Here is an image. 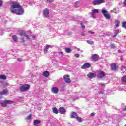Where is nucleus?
<instances>
[{"mask_svg": "<svg viewBox=\"0 0 126 126\" xmlns=\"http://www.w3.org/2000/svg\"><path fill=\"white\" fill-rule=\"evenodd\" d=\"M87 43L89 44V45H94V42L90 40H87Z\"/></svg>", "mask_w": 126, "mask_h": 126, "instance_id": "nucleus-27", "label": "nucleus"}, {"mask_svg": "<svg viewBox=\"0 0 126 126\" xmlns=\"http://www.w3.org/2000/svg\"><path fill=\"white\" fill-rule=\"evenodd\" d=\"M3 1L1 0H0V6H1L2 5Z\"/></svg>", "mask_w": 126, "mask_h": 126, "instance_id": "nucleus-41", "label": "nucleus"}, {"mask_svg": "<svg viewBox=\"0 0 126 126\" xmlns=\"http://www.w3.org/2000/svg\"><path fill=\"white\" fill-rule=\"evenodd\" d=\"M122 68H124L125 69V68H126V67L124 66L123 65H122L121 66Z\"/></svg>", "mask_w": 126, "mask_h": 126, "instance_id": "nucleus-47", "label": "nucleus"}, {"mask_svg": "<svg viewBox=\"0 0 126 126\" xmlns=\"http://www.w3.org/2000/svg\"><path fill=\"white\" fill-rule=\"evenodd\" d=\"M17 61H18V62H22V59H21V58H18L17 59Z\"/></svg>", "mask_w": 126, "mask_h": 126, "instance_id": "nucleus-39", "label": "nucleus"}, {"mask_svg": "<svg viewBox=\"0 0 126 126\" xmlns=\"http://www.w3.org/2000/svg\"><path fill=\"white\" fill-rule=\"evenodd\" d=\"M124 126H126V124L124 125Z\"/></svg>", "mask_w": 126, "mask_h": 126, "instance_id": "nucleus-52", "label": "nucleus"}, {"mask_svg": "<svg viewBox=\"0 0 126 126\" xmlns=\"http://www.w3.org/2000/svg\"><path fill=\"white\" fill-rule=\"evenodd\" d=\"M10 10L12 13H16L17 15H22L24 12L20 4L17 2L12 3L10 5Z\"/></svg>", "mask_w": 126, "mask_h": 126, "instance_id": "nucleus-1", "label": "nucleus"}, {"mask_svg": "<svg viewBox=\"0 0 126 126\" xmlns=\"http://www.w3.org/2000/svg\"><path fill=\"white\" fill-rule=\"evenodd\" d=\"M61 54H63V52H61Z\"/></svg>", "mask_w": 126, "mask_h": 126, "instance_id": "nucleus-53", "label": "nucleus"}, {"mask_svg": "<svg viewBox=\"0 0 126 126\" xmlns=\"http://www.w3.org/2000/svg\"><path fill=\"white\" fill-rule=\"evenodd\" d=\"M121 80L123 82H126V76H123L121 78Z\"/></svg>", "mask_w": 126, "mask_h": 126, "instance_id": "nucleus-26", "label": "nucleus"}, {"mask_svg": "<svg viewBox=\"0 0 126 126\" xmlns=\"http://www.w3.org/2000/svg\"><path fill=\"white\" fill-rule=\"evenodd\" d=\"M8 92V91L7 90V89H4L3 90L2 92H1L0 93V94H1V95H6V94H7V93Z\"/></svg>", "mask_w": 126, "mask_h": 126, "instance_id": "nucleus-17", "label": "nucleus"}, {"mask_svg": "<svg viewBox=\"0 0 126 126\" xmlns=\"http://www.w3.org/2000/svg\"><path fill=\"white\" fill-rule=\"evenodd\" d=\"M124 112H126V106L125 107V108L123 109Z\"/></svg>", "mask_w": 126, "mask_h": 126, "instance_id": "nucleus-45", "label": "nucleus"}, {"mask_svg": "<svg viewBox=\"0 0 126 126\" xmlns=\"http://www.w3.org/2000/svg\"><path fill=\"white\" fill-rule=\"evenodd\" d=\"M87 76L89 78H90V79H92V78L94 77H96V74L94 73H91L90 72L88 75Z\"/></svg>", "mask_w": 126, "mask_h": 126, "instance_id": "nucleus-13", "label": "nucleus"}, {"mask_svg": "<svg viewBox=\"0 0 126 126\" xmlns=\"http://www.w3.org/2000/svg\"><path fill=\"white\" fill-rule=\"evenodd\" d=\"M52 112H53L54 114H58L59 113V111H58V109H57L56 107H53L52 108Z\"/></svg>", "mask_w": 126, "mask_h": 126, "instance_id": "nucleus-21", "label": "nucleus"}, {"mask_svg": "<svg viewBox=\"0 0 126 126\" xmlns=\"http://www.w3.org/2000/svg\"><path fill=\"white\" fill-rule=\"evenodd\" d=\"M14 101L12 100H4L3 102L0 103V105L1 107H3V108H5L7 107V105H10L11 104H13Z\"/></svg>", "mask_w": 126, "mask_h": 126, "instance_id": "nucleus-2", "label": "nucleus"}, {"mask_svg": "<svg viewBox=\"0 0 126 126\" xmlns=\"http://www.w3.org/2000/svg\"><path fill=\"white\" fill-rule=\"evenodd\" d=\"M67 35L68 36H70L71 34H70V33H67Z\"/></svg>", "mask_w": 126, "mask_h": 126, "instance_id": "nucleus-48", "label": "nucleus"}, {"mask_svg": "<svg viewBox=\"0 0 126 126\" xmlns=\"http://www.w3.org/2000/svg\"><path fill=\"white\" fill-rule=\"evenodd\" d=\"M110 47L111 49H114V48L116 47V45H115V44L112 43L110 44Z\"/></svg>", "mask_w": 126, "mask_h": 126, "instance_id": "nucleus-31", "label": "nucleus"}, {"mask_svg": "<svg viewBox=\"0 0 126 126\" xmlns=\"http://www.w3.org/2000/svg\"><path fill=\"white\" fill-rule=\"evenodd\" d=\"M100 58V56L98 54H93L91 56V59L92 60V61H94V62H97L99 61V59Z\"/></svg>", "mask_w": 126, "mask_h": 126, "instance_id": "nucleus-6", "label": "nucleus"}, {"mask_svg": "<svg viewBox=\"0 0 126 126\" xmlns=\"http://www.w3.org/2000/svg\"><path fill=\"white\" fill-rule=\"evenodd\" d=\"M92 17L93 18H95V15H94V13H92Z\"/></svg>", "mask_w": 126, "mask_h": 126, "instance_id": "nucleus-42", "label": "nucleus"}, {"mask_svg": "<svg viewBox=\"0 0 126 126\" xmlns=\"http://www.w3.org/2000/svg\"><path fill=\"white\" fill-rule=\"evenodd\" d=\"M65 53H67L68 54H69L71 52V48L68 47L67 48L65 49Z\"/></svg>", "mask_w": 126, "mask_h": 126, "instance_id": "nucleus-20", "label": "nucleus"}, {"mask_svg": "<svg viewBox=\"0 0 126 126\" xmlns=\"http://www.w3.org/2000/svg\"><path fill=\"white\" fill-rule=\"evenodd\" d=\"M49 48H50V45H47L45 50H44V54H47L48 50H49Z\"/></svg>", "mask_w": 126, "mask_h": 126, "instance_id": "nucleus-24", "label": "nucleus"}, {"mask_svg": "<svg viewBox=\"0 0 126 126\" xmlns=\"http://www.w3.org/2000/svg\"><path fill=\"white\" fill-rule=\"evenodd\" d=\"M111 67L112 70H117V69L118 68V66H117V64L116 63H113L111 64Z\"/></svg>", "mask_w": 126, "mask_h": 126, "instance_id": "nucleus-14", "label": "nucleus"}, {"mask_svg": "<svg viewBox=\"0 0 126 126\" xmlns=\"http://www.w3.org/2000/svg\"><path fill=\"white\" fill-rule=\"evenodd\" d=\"M122 27H123V28H126V22H123L122 23Z\"/></svg>", "mask_w": 126, "mask_h": 126, "instance_id": "nucleus-29", "label": "nucleus"}, {"mask_svg": "<svg viewBox=\"0 0 126 126\" xmlns=\"http://www.w3.org/2000/svg\"><path fill=\"white\" fill-rule=\"evenodd\" d=\"M42 75L45 77H49L50 75V73L49 72V71H45L43 72Z\"/></svg>", "mask_w": 126, "mask_h": 126, "instance_id": "nucleus-16", "label": "nucleus"}, {"mask_svg": "<svg viewBox=\"0 0 126 126\" xmlns=\"http://www.w3.org/2000/svg\"><path fill=\"white\" fill-rule=\"evenodd\" d=\"M119 33H120V31H119V30H116L115 31V34L118 35V34H119Z\"/></svg>", "mask_w": 126, "mask_h": 126, "instance_id": "nucleus-35", "label": "nucleus"}, {"mask_svg": "<svg viewBox=\"0 0 126 126\" xmlns=\"http://www.w3.org/2000/svg\"><path fill=\"white\" fill-rule=\"evenodd\" d=\"M79 56H80V55H79V54H78V53H77V54H75V57L76 58H79Z\"/></svg>", "mask_w": 126, "mask_h": 126, "instance_id": "nucleus-36", "label": "nucleus"}, {"mask_svg": "<svg viewBox=\"0 0 126 126\" xmlns=\"http://www.w3.org/2000/svg\"><path fill=\"white\" fill-rule=\"evenodd\" d=\"M105 0H94L93 1V5H98L99 4H101V3H105Z\"/></svg>", "mask_w": 126, "mask_h": 126, "instance_id": "nucleus-5", "label": "nucleus"}, {"mask_svg": "<svg viewBox=\"0 0 126 126\" xmlns=\"http://www.w3.org/2000/svg\"><path fill=\"white\" fill-rule=\"evenodd\" d=\"M31 118H32V115L30 114L29 116L27 117L26 119L28 120H31Z\"/></svg>", "mask_w": 126, "mask_h": 126, "instance_id": "nucleus-30", "label": "nucleus"}, {"mask_svg": "<svg viewBox=\"0 0 126 126\" xmlns=\"http://www.w3.org/2000/svg\"><path fill=\"white\" fill-rule=\"evenodd\" d=\"M116 8H114L113 9L114 10H116Z\"/></svg>", "mask_w": 126, "mask_h": 126, "instance_id": "nucleus-49", "label": "nucleus"}, {"mask_svg": "<svg viewBox=\"0 0 126 126\" xmlns=\"http://www.w3.org/2000/svg\"><path fill=\"white\" fill-rule=\"evenodd\" d=\"M101 93L103 94V93Z\"/></svg>", "mask_w": 126, "mask_h": 126, "instance_id": "nucleus-55", "label": "nucleus"}, {"mask_svg": "<svg viewBox=\"0 0 126 126\" xmlns=\"http://www.w3.org/2000/svg\"><path fill=\"white\" fill-rule=\"evenodd\" d=\"M81 25L82 28H84V29L85 28V26L82 25V24H81Z\"/></svg>", "mask_w": 126, "mask_h": 126, "instance_id": "nucleus-43", "label": "nucleus"}, {"mask_svg": "<svg viewBox=\"0 0 126 126\" xmlns=\"http://www.w3.org/2000/svg\"><path fill=\"white\" fill-rule=\"evenodd\" d=\"M98 76L99 78H103V77H105V76H106L105 72L103 71H100L98 73Z\"/></svg>", "mask_w": 126, "mask_h": 126, "instance_id": "nucleus-12", "label": "nucleus"}, {"mask_svg": "<svg viewBox=\"0 0 126 126\" xmlns=\"http://www.w3.org/2000/svg\"><path fill=\"white\" fill-rule=\"evenodd\" d=\"M43 15L45 17H50V13L49 12V9L46 8L45 10H44L43 12Z\"/></svg>", "mask_w": 126, "mask_h": 126, "instance_id": "nucleus-9", "label": "nucleus"}, {"mask_svg": "<svg viewBox=\"0 0 126 126\" xmlns=\"http://www.w3.org/2000/svg\"><path fill=\"white\" fill-rule=\"evenodd\" d=\"M63 78L66 83H70V82H71V80H70V78H69V75H64Z\"/></svg>", "mask_w": 126, "mask_h": 126, "instance_id": "nucleus-8", "label": "nucleus"}, {"mask_svg": "<svg viewBox=\"0 0 126 126\" xmlns=\"http://www.w3.org/2000/svg\"><path fill=\"white\" fill-rule=\"evenodd\" d=\"M96 115V113H92L91 114V117H93V116H95Z\"/></svg>", "mask_w": 126, "mask_h": 126, "instance_id": "nucleus-38", "label": "nucleus"}, {"mask_svg": "<svg viewBox=\"0 0 126 126\" xmlns=\"http://www.w3.org/2000/svg\"><path fill=\"white\" fill-rule=\"evenodd\" d=\"M32 38H35L36 37H35L34 36H32Z\"/></svg>", "mask_w": 126, "mask_h": 126, "instance_id": "nucleus-50", "label": "nucleus"}, {"mask_svg": "<svg viewBox=\"0 0 126 126\" xmlns=\"http://www.w3.org/2000/svg\"><path fill=\"white\" fill-rule=\"evenodd\" d=\"M91 66V64L89 63H85L81 66L82 69H86V68H89Z\"/></svg>", "mask_w": 126, "mask_h": 126, "instance_id": "nucleus-11", "label": "nucleus"}, {"mask_svg": "<svg viewBox=\"0 0 126 126\" xmlns=\"http://www.w3.org/2000/svg\"><path fill=\"white\" fill-rule=\"evenodd\" d=\"M100 84H101V86H103V87H105V86L106 85V84H105V83H101Z\"/></svg>", "mask_w": 126, "mask_h": 126, "instance_id": "nucleus-40", "label": "nucleus"}, {"mask_svg": "<svg viewBox=\"0 0 126 126\" xmlns=\"http://www.w3.org/2000/svg\"><path fill=\"white\" fill-rule=\"evenodd\" d=\"M59 112L60 114H61L62 115H63L66 113V110H65L63 107H60L59 109Z\"/></svg>", "mask_w": 126, "mask_h": 126, "instance_id": "nucleus-10", "label": "nucleus"}, {"mask_svg": "<svg viewBox=\"0 0 126 126\" xmlns=\"http://www.w3.org/2000/svg\"><path fill=\"white\" fill-rule=\"evenodd\" d=\"M54 2V0H47L46 1V2H47L48 3H51V2Z\"/></svg>", "mask_w": 126, "mask_h": 126, "instance_id": "nucleus-33", "label": "nucleus"}, {"mask_svg": "<svg viewBox=\"0 0 126 126\" xmlns=\"http://www.w3.org/2000/svg\"><path fill=\"white\" fill-rule=\"evenodd\" d=\"M12 39L14 42H17V40H18V38L16 36V35H13Z\"/></svg>", "mask_w": 126, "mask_h": 126, "instance_id": "nucleus-23", "label": "nucleus"}, {"mask_svg": "<svg viewBox=\"0 0 126 126\" xmlns=\"http://www.w3.org/2000/svg\"><path fill=\"white\" fill-rule=\"evenodd\" d=\"M52 92H54V93H58V92H59V88L57 87H54L52 88Z\"/></svg>", "mask_w": 126, "mask_h": 126, "instance_id": "nucleus-18", "label": "nucleus"}, {"mask_svg": "<svg viewBox=\"0 0 126 126\" xmlns=\"http://www.w3.org/2000/svg\"><path fill=\"white\" fill-rule=\"evenodd\" d=\"M76 3H78V1L76 2Z\"/></svg>", "mask_w": 126, "mask_h": 126, "instance_id": "nucleus-51", "label": "nucleus"}, {"mask_svg": "<svg viewBox=\"0 0 126 126\" xmlns=\"http://www.w3.org/2000/svg\"><path fill=\"white\" fill-rule=\"evenodd\" d=\"M78 116L77 113H76L75 112H73L70 115V118L72 119H76Z\"/></svg>", "mask_w": 126, "mask_h": 126, "instance_id": "nucleus-15", "label": "nucleus"}, {"mask_svg": "<svg viewBox=\"0 0 126 126\" xmlns=\"http://www.w3.org/2000/svg\"><path fill=\"white\" fill-rule=\"evenodd\" d=\"M93 12L94 13H99V10L98 9H94L93 10Z\"/></svg>", "mask_w": 126, "mask_h": 126, "instance_id": "nucleus-32", "label": "nucleus"}, {"mask_svg": "<svg viewBox=\"0 0 126 126\" xmlns=\"http://www.w3.org/2000/svg\"><path fill=\"white\" fill-rule=\"evenodd\" d=\"M114 23H115L116 27H119L120 24V21L118 20H116L114 22Z\"/></svg>", "mask_w": 126, "mask_h": 126, "instance_id": "nucleus-22", "label": "nucleus"}, {"mask_svg": "<svg viewBox=\"0 0 126 126\" xmlns=\"http://www.w3.org/2000/svg\"><path fill=\"white\" fill-rule=\"evenodd\" d=\"M33 124L34 126H37V125H39V124H41V121L39 120H35L34 121Z\"/></svg>", "mask_w": 126, "mask_h": 126, "instance_id": "nucleus-19", "label": "nucleus"}, {"mask_svg": "<svg viewBox=\"0 0 126 126\" xmlns=\"http://www.w3.org/2000/svg\"><path fill=\"white\" fill-rule=\"evenodd\" d=\"M118 53H122V51H121V50H118Z\"/></svg>", "mask_w": 126, "mask_h": 126, "instance_id": "nucleus-46", "label": "nucleus"}, {"mask_svg": "<svg viewBox=\"0 0 126 126\" xmlns=\"http://www.w3.org/2000/svg\"><path fill=\"white\" fill-rule=\"evenodd\" d=\"M102 14L104 15V17L106 18V19H111V15L107 12L105 9H102L101 11Z\"/></svg>", "mask_w": 126, "mask_h": 126, "instance_id": "nucleus-4", "label": "nucleus"}, {"mask_svg": "<svg viewBox=\"0 0 126 126\" xmlns=\"http://www.w3.org/2000/svg\"><path fill=\"white\" fill-rule=\"evenodd\" d=\"M81 35L83 36H85V34H84V32H82L81 33Z\"/></svg>", "mask_w": 126, "mask_h": 126, "instance_id": "nucleus-44", "label": "nucleus"}, {"mask_svg": "<svg viewBox=\"0 0 126 126\" xmlns=\"http://www.w3.org/2000/svg\"><path fill=\"white\" fill-rule=\"evenodd\" d=\"M20 40H21L22 42H23V43H24V42H25V40H24V38L22 37L20 38Z\"/></svg>", "mask_w": 126, "mask_h": 126, "instance_id": "nucleus-37", "label": "nucleus"}, {"mask_svg": "<svg viewBox=\"0 0 126 126\" xmlns=\"http://www.w3.org/2000/svg\"><path fill=\"white\" fill-rule=\"evenodd\" d=\"M0 79H3V80L6 79V76L3 75H0Z\"/></svg>", "mask_w": 126, "mask_h": 126, "instance_id": "nucleus-25", "label": "nucleus"}, {"mask_svg": "<svg viewBox=\"0 0 126 126\" xmlns=\"http://www.w3.org/2000/svg\"><path fill=\"white\" fill-rule=\"evenodd\" d=\"M19 35L21 36V37H25L27 40L29 39V37H28V35H27V34H26V32H25L24 31H21L20 32Z\"/></svg>", "mask_w": 126, "mask_h": 126, "instance_id": "nucleus-7", "label": "nucleus"}, {"mask_svg": "<svg viewBox=\"0 0 126 126\" xmlns=\"http://www.w3.org/2000/svg\"><path fill=\"white\" fill-rule=\"evenodd\" d=\"M88 33H89V34H91V35H93V34H94L95 32L91 31H89Z\"/></svg>", "mask_w": 126, "mask_h": 126, "instance_id": "nucleus-34", "label": "nucleus"}, {"mask_svg": "<svg viewBox=\"0 0 126 126\" xmlns=\"http://www.w3.org/2000/svg\"><path fill=\"white\" fill-rule=\"evenodd\" d=\"M125 71H126V69H125Z\"/></svg>", "mask_w": 126, "mask_h": 126, "instance_id": "nucleus-54", "label": "nucleus"}, {"mask_svg": "<svg viewBox=\"0 0 126 126\" xmlns=\"http://www.w3.org/2000/svg\"><path fill=\"white\" fill-rule=\"evenodd\" d=\"M77 121H78V122H82V119L81 117H79V116H77V117L76 118Z\"/></svg>", "mask_w": 126, "mask_h": 126, "instance_id": "nucleus-28", "label": "nucleus"}, {"mask_svg": "<svg viewBox=\"0 0 126 126\" xmlns=\"http://www.w3.org/2000/svg\"><path fill=\"white\" fill-rule=\"evenodd\" d=\"M30 88V86L28 84H24L22 85L20 87V90L21 92H24V91H27V90H29Z\"/></svg>", "mask_w": 126, "mask_h": 126, "instance_id": "nucleus-3", "label": "nucleus"}]
</instances>
